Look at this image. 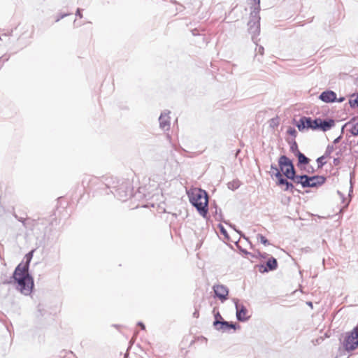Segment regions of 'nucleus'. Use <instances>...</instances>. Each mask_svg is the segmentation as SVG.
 <instances>
[{"instance_id": "nucleus-1", "label": "nucleus", "mask_w": 358, "mask_h": 358, "mask_svg": "<svg viewBox=\"0 0 358 358\" xmlns=\"http://www.w3.org/2000/svg\"><path fill=\"white\" fill-rule=\"evenodd\" d=\"M34 250L26 254L25 262L20 263L15 268L12 275L4 280V285L14 284L16 290L24 296H30L34 289V280L29 273V266L33 257Z\"/></svg>"}, {"instance_id": "nucleus-2", "label": "nucleus", "mask_w": 358, "mask_h": 358, "mask_svg": "<svg viewBox=\"0 0 358 358\" xmlns=\"http://www.w3.org/2000/svg\"><path fill=\"white\" fill-rule=\"evenodd\" d=\"M254 6L250 15V20L248 22V32L251 34L252 41L257 43L258 36L260 34V0H253Z\"/></svg>"}, {"instance_id": "nucleus-3", "label": "nucleus", "mask_w": 358, "mask_h": 358, "mask_svg": "<svg viewBox=\"0 0 358 358\" xmlns=\"http://www.w3.org/2000/svg\"><path fill=\"white\" fill-rule=\"evenodd\" d=\"M120 180L113 176H103L101 178L96 177L92 175H85L84 176V182L89 183L90 182H98L101 185H105V189L109 192V194H114V192L117 187L118 184L120 183Z\"/></svg>"}, {"instance_id": "nucleus-4", "label": "nucleus", "mask_w": 358, "mask_h": 358, "mask_svg": "<svg viewBox=\"0 0 358 358\" xmlns=\"http://www.w3.org/2000/svg\"><path fill=\"white\" fill-rule=\"evenodd\" d=\"M133 187L127 179H122L114 192V196L120 201H125L132 196Z\"/></svg>"}, {"instance_id": "nucleus-5", "label": "nucleus", "mask_w": 358, "mask_h": 358, "mask_svg": "<svg viewBox=\"0 0 358 358\" xmlns=\"http://www.w3.org/2000/svg\"><path fill=\"white\" fill-rule=\"evenodd\" d=\"M342 344L344 350L348 352L358 348V330L356 327L345 334Z\"/></svg>"}, {"instance_id": "nucleus-6", "label": "nucleus", "mask_w": 358, "mask_h": 358, "mask_svg": "<svg viewBox=\"0 0 358 358\" xmlns=\"http://www.w3.org/2000/svg\"><path fill=\"white\" fill-rule=\"evenodd\" d=\"M278 163L282 175L286 178L296 171L293 160L286 155H281L278 158Z\"/></svg>"}, {"instance_id": "nucleus-7", "label": "nucleus", "mask_w": 358, "mask_h": 358, "mask_svg": "<svg viewBox=\"0 0 358 358\" xmlns=\"http://www.w3.org/2000/svg\"><path fill=\"white\" fill-rule=\"evenodd\" d=\"M213 328L218 331L224 332H229L231 329L236 331L241 328V326L238 323L234 322H229L225 320L218 322L217 321H213Z\"/></svg>"}, {"instance_id": "nucleus-8", "label": "nucleus", "mask_w": 358, "mask_h": 358, "mask_svg": "<svg viewBox=\"0 0 358 358\" xmlns=\"http://www.w3.org/2000/svg\"><path fill=\"white\" fill-rule=\"evenodd\" d=\"M335 126V120L332 118L321 119L320 117L315 118L314 131L320 130L324 132L330 130Z\"/></svg>"}, {"instance_id": "nucleus-9", "label": "nucleus", "mask_w": 358, "mask_h": 358, "mask_svg": "<svg viewBox=\"0 0 358 358\" xmlns=\"http://www.w3.org/2000/svg\"><path fill=\"white\" fill-rule=\"evenodd\" d=\"M293 123L299 131H303L305 129H309L314 130L315 119H312L310 117L302 116L298 121L294 118Z\"/></svg>"}, {"instance_id": "nucleus-10", "label": "nucleus", "mask_w": 358, "mask_h": 358, "mask_svg": "<svg viewBox=\"0 0 358 358\" xmlns=\"http://www.w3.org/2000/svg\"><path fill=\"white\" fill-rule=\"evenodd\" d=\"M235 308H236V317L238 322H245L249 320L250 316H248V309L243 304L239 303V300L238 299H233Z\"/></svg>"}, {"instance_id": "nucleus-11", "label": "nucleus", "mask_w": 358, "mask_h": 358, "mask_svg": "<svg viewBox=\"0 0 358 358\" xmlns=\"http://www.w3.org/2000/svg\"><path fill=\"white\" fill-rule=\"evenodd\" d=\"M289 179H287L286 177L282 175V173H277V181L276 185L279 187L284 186L283 190L285 192H289L292 194L294 193V191H297L300 192L299 189H295L294 185L292 181H289Z\"/></svg>"}, {"instance_id": "nucleus-12", "label": "nucleus", "mask_w": 358, "mask_h": 358, "mask_svg": "<svg viewBox=\"0 0 358 358\" xmlns=\"http://www.w3.org/2000/svg\"><path fill=\"white\" fill-rule=\"evenodd\" d=\"M278 261L273 257L268 258L266 263L257 265L259 268V271L262 273L275 271L278 268Z\"/></svg>"}, {"instance_id": "nucleus-13", "label": "nucleus", "mask_w": 358, "mask_h": 358, "mask_svg": "<svg viewBox=\"0 0 358 358\" xmlns=\"http://www.w3.org/2000/svg\"><path fill=\"white\" fill-rule=\"evenodd\" d=\"M215 296L219 299L221 302H224L228 299L229 289L223 285H215L213 286Z\"/></svg>"}, {"instance_id": "nucleus-14", "label": "nucleus", "mask_w": 358, "mask_h": 358, "mask_svg": "<svg viewBox=\"0 0 358 358\" xmlns=\"http://www.w3.org/2000/svg\"><path fill=\"white\" fill-rule=\"evenodd\" d=\"M82 185L84 188H88L90 189H94L95 192L99 193L100 194H109V192L107 189H105V185H101L98 182H90L89 183L84 182V177L82 180Z\"/></svg>"}, {"instance_id": "nucleus-15", "label": "nucleus", "mask_w": 358, "mask_h": 358, "mask_svg": "<svg viewBox=\"0 0 358 358\" xmlns=\"http://www.w3.org/2000/svg\"><path fill=\"white\" fill-rule=\"evenodd\" d=\"M190 203L202 201V199L205 201V199L208 200V192L202 189H198L197 191L194 193H187Z\"/></svg>"}, {"instance_id": "nucleus-16", "label": "nucleus", "mask_w": 358, "mask_h": 358, "mask_svg": "<svg viewBox=\"0 0 358 358\" xmlns=\"http://www.w3.org/2000/svg\"><path fill=\"white\" fill-rule=\"evenodd\" d=\"M191 204L196 209L199 215H201L203 218L208 217V200L207 199H205L204 201L192 203Z\"/></svg>"}, {"instance_id": "nucleus-17", "label": "nucleus", "mask_w": 358, "mask_h": 358, "mask_svg": "<svg viewBox=\"0 0 358 358\" xmlns=\"http://www.w3.org/2000/svg\"><path fill=\"white\" fill-rule=\"evenodd\" d=\"M319 99L327 103H334L336 101V93L331 90H327L319 95Z\"/></svg>"}, {"instance_id": "nucleus-18", "label": "nucleus", "mask_w": 358, "mask_h": 358, "mask_svg": "<svg viewBox=\"0 0 358 358\" xmlns=\"http://www.w3.org/2000/svg\"><path fill=\"white\" fill-rule=\"evenodd\" d=\"M170 111L164 110L162 112L159 117V127L166 131L170 128Z\"/></svg>"}, {"instance_id": "nucleus-19", "label": "nucleus", "mask_w": 358, "mask_h": 358, "mask_svg": "<svg viewBox=\"0 0 358 358\" xmlns=\"http://www.w3.org/2000/svg\"><path fill=\"white\" fill-rule=\"evenodd\" d=\"M297 163L296 166L301 171H306V166L310 163V159L306 157L303 153H298L296 156Z\"/></svg>"}, {"instance_id": "nucleus-20", "label": "nucleus", "mask_w": 358, "mask_h": 358, "mask_svg": "<svg viewBox=\"0 0 358 358\" xmlns=\"http://www.w3.org/2000/svg\"><path fill=\"white\" fill-rule=\"evenodd\" d=\"M13 215L17 220L22 222L24 229L32 230L33 227L35 224L34 220H32L30 217L24 218L22 217H20L15 213H14Z\"/></svg>"}, {"instance_id": "nucleus-21", "label": "nucleus", "mask_w": 358, "mask_h": 358, "mask_svg": "<svg viewBox=\"0 0 358 358\" xmlns=\"http://www.w3.org/2000/svg\"><path fill=\"white\" fill-rule=\"evenodd\" d=\"M312 177H315L317 178L312 180L311 182L313 183L312 184V188H317L322 186L325 183L327 180L326 177L324 176L315 175L312 176Z\"/></svg>"}, {"instance_id": "nucleus-22", "label": "nucleus", "mask_w": 358, "mask_h": 358, "mask_svg": "<svg viewBox=\"0 0 358 358\" xmlns=\"http://www.w3.org/2000/svg\"><path fill=\"white\" fill-rule=\"evenodd\" d=\"M211 210L212 213L215 216V220L218 221L223 220V215L222 213V210L218 208L215 201H213V203L211 204Z\"/></svg>"}, {"instance_id": "nucleus-23", "label": "nucleus", "mask_w": 358, "mask_h": 358, "mask_svg": "<svg viewBox=\"0 0 358 358\" xmlns=\"http://www.w3.org/2000/svg\"><path fill=\"white\" fill-rule=\"evenodd\" d=\"M314 179H317L315 177H312V176H308L307 174H303V178L302 180L301 187L303 188H312V180Z\"/></svg>"}, {"instance_id": "nucleus-24", "label": "nucleus", "mask_w": 358, "mask_h": 358, "mask_svg": "<svg viewBox=\"0 0 358 358\" xmlns=\"http://www.w3.org/2000/svg\"><path fill=\"white\" fill-rule=\"evenodd\" d=\"M303 178V174L298 175L296 171L289 176L287 179H289L293 183L301 185Z\"/></svg>"}, {"instance_id": "nucleus-25", "label": "nucleus", "mask_w": 358, "mask_h": 358, "mask_svg": "<svg viewBox=\"0 0 358 358\" xmlns=\"http://www.w3.org/2000/svg\"><path fill=\"white\" fill-rule=\"evenodd\" d=\"M348 103L352 108H358V94L353 93L350 94V99Z\"/></svg>"}, {"instance_id": "nucleus-26", "label": "nucleus", "mask_w": 358, "mask_h": 358, "mask_svg": "<svg viewBox=\"0 0 358 358\" xmlns=\"http://www.w3.org/2000/svg\"><path fill=\"white\" fill-rule=\"evenodd\" d=\"M288 143L290 145V152L293 153L294 156H296L298 153L300 154L301 152L299 150L298 144L294 139H293L292 141H288Z\"/></svg>"}, {"instance_id": "nucleus-27", "label": "nucleus", "mask_w": 358, "mask_h": 358, "mask_svg": "<svg viewBox=\"0 0 358 358\" xmlns=\"http://www.w3.org/2000/svg\"><path fill=\"white\" fill-rule=\"evenodd\" d=\"M227 187L229 189L236 190L240 187V181L238 180H234L227 183Z\"/></svg>"}, {"instance_id": "nucleus-28", "label": "nucleus", "mask_w": 358, "mask_h": 358, "mask_svg": "<svg viewBox=\"0 0 358 358\" xmlns=\"http://www.w3.org/2000/svg\"><path fill=\"white\" fill-rule=\"evenodd\" d=\"M271 169L273 171V172H269L271 177L275 176L277 178V173H282L279 166L278 167L275 164L271 165Z\"/></svg>"}, {"instance_id": "nucleus-29", "label": "nucleus", "mask_w": 358, "mask_h": 358, "mask_svg": "<svg viewBox=\"0 0 358 358\" xmlns=\"http://www.w3.org/2000/svg\"><path fill=\"white\" fill-rule=\"evenodd\" d=\"M334 150H335V148H334V145L329 144L327 146L326 150L323 155L324 156V157H327V158L329 157Z\"/></svg>"}, {"instance_id": "nucleus-30", "label": "nucleus", "mask_w": 358, "mask_h": 358, "mask_svg": "<svg viewBox=\"0 0 358 358\" xmlns=\"http://www.w3.org/2000/svg\"><path fill=\"white\" fill-rule=\"evenodd\" d=\"M257 238L262 244L264 245H270L269 241L261 234H258L257 235Z\"/></svg>"}, {"instance_id": "nucleus-31", "label": "nucleus", "mask_w": 358, "mask_h": 358, "mask_svg": "<svg viewBox=\"0 0 358 358\" xmlns=\"http://www.w3.org/2000/svg\"><path fill=\"white\" fill-rule=\"evenodd\" d=\"M327 157H324V155L319 157L316 159V162L317 164L318 169H322L327 163V162L324 160Z\"/></svg>"}, {"instance_id": "nucleus-32", "label": "nucleus", "mask_w": 358, "mask_h": 358, "mask_svg": "<svg viewBox=\"0 0 358 358\" xmlns=\"http://www.w3.org/2000/svg\"><path fill=\"white\" fill-rule=\"evenodd\" d=\"M217 227L220 229V233L224 236V238L227 240L229 239V235L227 231V229L224 228V227L221 224H217Z\"/></svg>"}, {"instance_id": "nucleus-33", "label": "nucleus", "mask_w": 358, "mask_h": 358, "mask_svg": "<svg viewBox=\"0 0 358 358\" xmlns=\"http://www.w3.org/2000/svg\"><path fill=\"white\" fill-rule=\"evenodd\" d=\"M350 132L352 136H358V122L355 123L352 125V127L350 129Z\"/></svg>"}, {"instance_id": "nucleus-34", "label": "nucleus", "mask_w": 358, "mask_h": 358, "mask_svg": "<svg viewBox=\"0 0 358 358\" xmlns=\"http://www.w3.org/2000/svg\"><path fill=\"white\" fill-rule=\"evenodd\" d=\"M213 314H214V321H217L218 322H220L221 321L224 320V318L222 317L219 311L215 312V308L213 309Z\"/></svg>"}, {"instance_id": "nucleus-35", "label": "nucleus", "mask_w": 358, "mask_h": 358, "mask_svg": "<svg viewBox=\"0 0 358 358\" xmlns=\"http://www.w3.org/2000/svg\"><path fill=\"white\" fill-rule=\"evenodd\" d=\"M10 59V55L4 54L1 57H0V69L3 66V64L8 61Z\"/></svg>"}, {"instance_id": "nucleus-36", "label": "nucleus", "mask_w": 358, "mask_h": 358, "mask_svg": "<svg viewBox=\"0 0 358 358\" xmlns=\"http://www.w3.org/2000/svg\"><path fill=\"white\" fill-rule=\"evenodd\" d=\"M356 120H358V116H356V117H353L349 122H346L345 124H344L342 127H341V135L343 136V133H344V129H345V127L347 126V125H349V124H351L353 122H355Z\"/></svg>"}, {"instance_id": "nucleus-37", "label": "nucleus", "mask_w": 358, "mask_h": 358, "mask_svg": "<svg viewBox=\"0 0 358 358\" xmlns=\"http://www.w3.org/2000/svg\"><path fill=\"white\" fill-rule=\"evenodd\" d=\"M287 133L289 135L292 136L294 138H294L296 137V136H297V131H296V130L295 129V128L292 127H288V129H287Z\"/></svg>"}, {"instance_id": "nucleus-38", "label": "nucleus", "mask_w": 358, "mask_h": 358, "mask_svg": "<svg viewBox=\"0 0 358 358\" xmlns=\"http://www.w3.org/2000/svg\"><path fill=\"white\" fill-rule=\"evenodd\" d=\"M46 311L44 310V308H43L41 306V304H39L38 306V310H37V313H36V317H43L45 315Z\"/></svg>"}, {"instance_id": "nucleus-39", "label": "nucleus", "mask_w": 358, "mask_h": 358, "mask_svg": "<svg viewBox=\"0 0 358 358\" xmlns=\"http://www.w3.org/2000/svg\"><path fill=\"white\" fill-rule=\"evenodd\" d=\"M279 124L278 117H273L270 120V127H275Z\"/></svg>"}, {"instance_id": "nucleus-40", "label": "nucleus", "mask_w": 358, "mask_h": 358, "mask_svg": "<svg viewBox=\"0 0 358 358\" xmlns=\"http://www.w3.org/2000/svg\"><path fill=\"white\" fill-rule=\"evenodd\" d=\"M224 222L226 224H228L230 227H231V228H232V229H234V230H236V231H237V232L241 235V236H242V237H243V238H245V235L242 233V231H240V230H236V226H235L234 224H231V223H229V222H227V221H224Z\"/></svg>"}, {"instance_id": "nucleus-41", "label": "nucleus", "mask_w": 358, "mask_h": 358, "mask_svg": "<svg viewBox=\"0 0 358 358\" xmlns=\"http://www.w3.org/2000/svg\"><path fill=\"white\" fill-rule=\"evenodd\" d=\"M70 13H59L57 15L56 17V19H55V22H59L60 20L64 18L65 17L69 15Z\"/></svg>"}, {"instance_id": "nucleus-42", "label": "nucleus", "mask_w": 358, "mask_h": 358, "mask_svg": "<svg viewBox=\"0 0 358 358\" xmlns=\"http://www.w3.org/2000/svg\"><path fill=\"white\" fill-rule=\"evenodd\" d=\"M240 250L243 253L245 254V255H250V257H255V258H257V255L256 254H252L248 251H247L245 249H240Z\"/></svg>"}, {"instance_id": "nucleus-43", "label": "nucleus", "mask_w": 358, "mask_h": 358, "mask_svg": "<svg viewBox=\"0 0 358 358\" xmlns=\"http://www.w3.org/2000/svg\"><path fill=\"white\" fill-rule=\"evenodd\" d=\"M350 186L348 196H351V194H352V192H353V184H354L353 179L350 178Z\"/></svg>"}, {"instance_id": "nucleus-44", "label": "nucleus", "mask_w": 358, "mask_h": 358, "mask_svg": "<svg viewBox=\"0 0 358 358\" xmlns=\"http://www.w3.org/2000/svg\"><path fill=\"white\" fill-rule=\"evenodd\" d=\"M257 257H259L260 258L265 259L268 255L266 252H260L259 251H257V254L256 255Z\"/></svg>"}, {"instance_id": "nucleus-45", "label": "nucleus", "mask_w": 358, "mask_h": 358, "mask_svg": "<svg viewBox=\"0 0 358 358\" xmlns=\"http://www.w3.org/2000/svg\"><path fill=\"white\" fill-rule=\"evenodd\" d=\"M333 164L334 166H338L341 164V159L339 157H334L333 160Z\"/></svg>"}, {"instance_id": "nucleus-46", "label": "nucleus", "mask_w": 358, "mask_h": 358, "mask_svg": "<svg viewBox=\"0 0 358 358\" xmlns=\"http://www.w3.org/2000/svg\"><path fill=\"white\" fill-rule=\"evenodd\" d=\"M346 148V146H343V148H340L339 150H338L337 152H336L335 155L337 157H341V156L342 155V153H343V151Z\"/></svg>"}, {"instance_id": "nucleus-47", "label": "nucleus", "mask_w": 358, "mask_h": 358, "mask_svg": "<svg viewBox=\"0 0 358 358\" xmlns=\"http://www.w3.org/2000/svg\"><path fill=\"white\" fill-rule=\"evenodd\" d=\"M82 12H83V9H81L80 8H77L76 12V15L77 17H79L80 18H82L83 17Z\"/></svg>"}, {"instance_id": "nucleus-48", "label": "nucleus", "mask_w": 358, "mask_h": 358, "mask_svg": "<svg viewBox=\"0 0 358 358\" xmlns=\"http://www.w3.org/2000/svg\"><path fill=\"white\" fill-rule=\"evenodd\" d=\"M343 138V136L342 135H340L338 136L337 138H336L334 141H333V144L332 145H336L338 144L342 139Z\"/></svg>"}, {"instance_id": "nucleus-49", "label": "nucleus", "mask_w": 358, "mask_h": 358, "mask_svg": "<svg viewBox=\"0 0 358 358\" xmlns=\"http://www.w3.org/2000/svg\"><path fill=\"white\" fill-rule=\"evenodd\" d=\"M191 31L193 36L200 35L199 30L197 28L193 29Z\"/></svg>"}, {"instance_id": "nucleus-50", "label": "nucleus", "mask_w": 358, "mask_h": 358, "mask_svg": "<svg viewBox=\"0 0 358 358\" xmlns=\"http://www.w3.org/2000/svg\"><path fill=\"white\" fill-rule=\"evenodd\" d=\"M257 51H258V53H259V54H260V55H264V47H263V46H262V45H259V46L258 47V50H257Z\"/></svg>"}, {"instance_id": "nucleus-51", "label": "nucleus", "mask_w": 358, "mask_h": 358, "mask_svg": "<svg viewBox=\"0 0 358 358\" xmlns=\"http://www.w3.org/2000/svg\"><path fill=\"white\" fill-rule=\"evenodd\" d=\"M137 325H138V327H141V329L142 330H145V324H143V322H138Z\"/></svg>"}, {"instance_id": "nucleus-52", "label": "nucleus", "mask_w": 358, "mask_h": 358, "mask_svg": "<svg viewBox=\"0 0 358 358\" xmlns=\"http://www.w3.org/2000/svg\"><path fill=\"white\" fill-rule=\"evenodd\" d=\"M337 193L341 196V198L342 199L343 201H344L345 199V195L341 191H339V190L337 191Z\"/></svg>"}, {"instance_id": "nucleus-53", "label": "nucleus", "mask_w": 358, "mask_h": 358, "mask_svg": "<svg viewBox=\"0 0 358 358\" xmlns=\"http://www.w3.org/2000/svg\"><path fill=\"white\" fill-rule=\"evenodd\" d=\"M345 98L344 96H340L338 99L336 98V102L342 103L343 101H345Z\"/></svg>"}, {"instance_id": "nucleus-54", "label": "nucleus", "mask_w": 358, "mask_h": 358, "mask_svg": "<svg viewBox=\"0 0 358 358\" xmlns=\"http://www.w3.org/2000/svg\"><path fill=\"white\" fill-rule=\"evenodd\" d=\"M199 310H195V311L193 313V317L195 318H197V317H199Z\"/></svg>"}, {"instance_id": "nucleus-55", "label": "nucleus", "mask_w": 358, "mask_h": 358, "mask_svg": "<svg viewBox=\"0 0 358 358\" xmlns=\"http://www.w3.org/2000/svg\"><path fill=\"white\" fill-rule=\"evenodd\" d=\"M12 33H13V30L11 29L10 31H8L7 33L3 34V36H10L12 35Z\"/></svg>"}, {"instance_id": "nucleus-56", "label": "nucleus", "mask_w": 358, "mask_h": 358, "mask_svg": "<svg viewBox=\"0 0 358 358\" xmlns=\"http://www.w3.org/2000/svg\"><path fill=\"white\" fill-rule=\"evenodd\" d=\"M355 171H352V172H350V179H354V178H355Z\"/></svg>"}, {"instance_id": "nucleus-57", "label": "nucleus", "mask_w": 358, "mask_h": 358, "mask_svg": "<svg viewBox=\"0 0 358 358\" xmlns=\"http://www.w3.org/2000/svg\"><path fill=\"white\" fill-rule=\"evenodd\" d=\"M310 170L308 169L307 170V172L309 173H313L315 172V169L313 166H310Z\"/></svg>"}, {"instance_id": "nucleus-58", "label": "nucleus", "mask_w": 358, "mask_h": 358, "mask_svg": "<svg viewBox=\"0 0 358 358\" xmlns=\"http://www.w3.org/2000/svg\"><path fill=\"white\" fill-rule=\"evenodd\" d=\"M307 304L311 307H313V303L311 301L307 302Z\"/></svg>"}, {"instance_id": "nucleus-59", "label": "nucleus", "mask_w": 358, "mask_h": 358, "mask_svg": "<svg viewBox=\"0 0 358 358\" xmlns=\"http://www.w3.org/2000/svg\"><path fill=\"white\" fill-rule=\"evenodd\" d=\"M357 144H358V141H357Z\"/></svg>"}]
</instances>
